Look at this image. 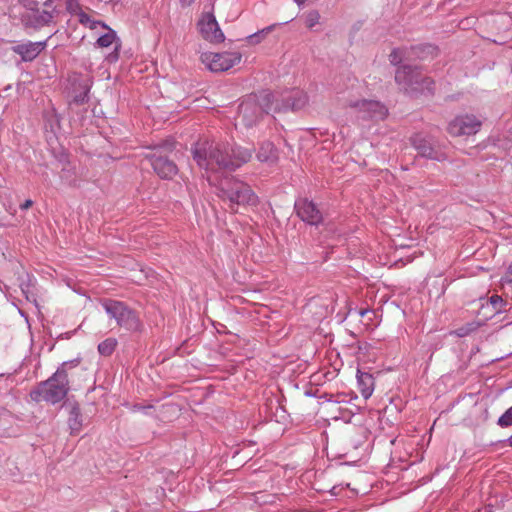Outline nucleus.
I'll return each mask as SVG.
<instances>
[{
  "instance_id": "f257e3e1",
  "label": "nucleus",
  "mask_w": 512,
  "mask_h": 512,
  "mask_svg": "<svg viewBox=\"0 0 512 512\" xmlns=\"http://www.w3.org/2000/svg\"><path fill=\"white\" fill-rule=\"evenodd\" d=\"M252 157V150L228 143L214 141L198 142L193 148V158L207 176L218 179L213 174L221 170H235Z\"/></svg>"
},
{
  "instance_id": "a878e982",
  "label": "nucleus",
  "mask_w": 512,
  "mask_h": 512,
  "mask_svg": "<svg viewBox=\"0 0 512 512\" xmlns=\"http://www.w3.org/2000/svg\"><path fill=\"white\" fill-rule=\"evenodd\" d=\"M270 30H271V28L269 27V28H267V29H264V30H262V31H259V32H257V33H254V34H252V35L248 36V37H247L248 42H249L250 44H258V43H260V42H261V40H262V38H263L264 33H267V32H269Z\"/></svg>"
},
{
  "instance_id": "72a5a7b5",
  "label": "nucleus",
  "mask_w": 512,
  "mask_h": 512,
  "mask_svg": "<svg viewBox=\"0 0 512 512\" xmlns=\"http://www.w3.org/2000/svg\"><path fill=\"white\" fill-rule=\"evenodd\" d=\"M490 303L493 305V307L495 309L498 308V306L502 305L504 303V300L502 299L501 296H498V295H493L491 298H490Z\"/></svg>"
},
{
  "instance_id": "f3484780",
  "label": "nucleus",
  "mask_w": 512,
  "mask_h": 512,
  "mask_svg": "<svg viewBox=\"0 0 512 512\" xmlns=\"http://www.w3.org/2000/svg\"><path fill=\"white\" fill-rule=\"evenodd\" d=\"M357 382L361 395L368 399L374 390V379L371 374L357 371Z\"/></svg>"
},
{
  "instance_id": "393cba45",
  "label": "nucleus",
  "mask_w": 512,
  "mask_h": 512,
  "mask_svg": "<svg viewBox=\"0 0 512 512\" xmlns=\"http://www.w3.org/2000/svg\"><path fill=\"white\" fill-rule=\"evenodd\" d=\"M320 15L317 11L313 10L305 15V25L308 28H313L319 23Z\"/></svg>"
},
{
  "instance_id": "2eb2a0df",
  "label": "nucleus",
  "mask_w": 512,
  "mask_h": 512,
  "mask_svg": "<svg viewBox=\"0 0 512 512\" xmlns=\"http://www.w3.org/2000/svg\"><path fill=\"white\" fill-rule=\"evenodd\" d=\"M261 111L266 113V111L263 110L261 106L260 98L258 105L252 101H245L241 103L239 106L238 115L246 127H251L258 120Z\"/></svg>"
},
{
  "instance_id": "5701e85b",
  "label": "nucleus",
  "mask_w": 512,
  "mask_h": 512,
  "mask_svg": "<svg viewBox=\"0 0 512 512\" xmlns=\"http://www.w3.org/2000/svg\"><path fill=\"white\" fill-rule=\"evenodd\" d=\"M117 346V340L107 338L98 345V351L103 356H110Z\"/></svg>"
},
{
  "instance_id": "f704fd0d",
  "label": "nucleus",
  "mask_w": 512,
  "mask_h": 512,
  "mask_svg": "<svg viewBox=\"0 0 512 512\" xmlns=\"http://www.w3.org/2000/svg\"><path fill=\"white\" fill-rule=\"evenodd\" d=\"M502 281L512 283V263L509 265L505 275L502 278Z\"/></svg>"
},
{
  "instance_id": "58836bf2",
  "label": "nucleus",
  "mask_w": 512,
  "mask_h": 512,
  "mask_svg": "<svg viewBox=\"0 0 512 512\" xmlns=\"http://www.w3.org/2000/svg\"><path fill=\"white\" fill-rule=\"evenodd\" d=\"M118 47H119V45L116 46L115 53L113 55H111V57H113L115 60H117V58H118V52H117Z\"/></svg>"
},
{
  "instance_id": "0eeeda50",
  "label": "nucleus",
  "mask_w": 512,
  "mask_h": 512,
  "mask_svg": "<svg viewBox=\"0 0 512 512\" xmlns=\"http://www.w3.org/2000/svg\"><path fill=\"white\" fill-rule=\"evenodd\" d=\"M395 80L407 93L422 92L424 88L430 90L429 85L432 84L429 78L424 77L416 67L410 65L398 67Z\"/></svg>"
},
{
  "instance_id": "f8f14e48",
  "label": "nucleus",
  "mask_w": 512,
  "mask_h": 512,
  "mask_svg": "<svg viewBox=\"0 0 512 512\" xmlns=\"http://www.w3.org/2000/svg\"><path fill=\"white\" fill-rule=\"evenodd\" d=\"M413 147L418 151L419 155L422 157L436 160V161H443L445 160V155L441 151L437 150L434 145L432 144L431 140L422 136V135H415L411 139Z\"/></svg>"
},
{
  "instance_id": "bb28decb",
  "label": "nucleus",
  "mask_w": 512,
  "mask_h": 512,
  "mask_svg": "<svg viewBox=\"0 0 512 512\" xmlns=\"http://www.w3.org/2000/svg\"><path fill=\"white\" fill-rule=\"evenodd\" d=\"M19 3L23 6L25 12L35 10V7L39 5L37 0H19Z\"/></svg>"
},
{
  "instance_id": "423d86ee",
  "label": "nucleus",
  "mask_w": 512,
  "mask_h": 512,
  "mask_svg": "<svg viewBox=\"0 0 512 512\" xmlns=\"http://www.w3.org/2000/svg\"><path fill=\"white\" fill-rule=\"evenodd\" d=\"M347 106L358 121H380L388 114L387 107L373 99L350 100Z\"/></svg>"
},
{
  "instance_id": "c9c22d12",
  "label": "nucleus",
  "mask_w": 512,
  "mask_h": 512,
  "mask_svg": "<svg viewBox=\"0 0 512 512\" xmlns=\"http://www.w3.org/2000/svg\"><path fill=\"white\" fill-rule=\"evenodd\" d=\"M33 205V201L31 199H27L23 204H21L20 208L22 210H26Z\"/></svg>"
},
{
  "instance_id": "4c0bfd02",
  "label": "nucleus",
  "mask_w": 512,
  "mask_h": 512,
  "mask_svg": "<svg viewBox=\"0 0 512 512\" xmlns=\"http://www.w3.org/2000/svg\"><path fill=\"white\" fill-rule=\"evenodd\" d=\"M195 0H180L182 6H190Z\"/></svg>"
},
{
  "instance_id": "a19ab883",
  "label": "nucleus",
  "mask_w": 512,
  "mask_h": 512,
  "mask_svg": "<svg viewBox=\"0 0 512 512\" xmlns=\"http://www.w3.org/2000/svg\"><path fill=\"white\" fill-rule=\"evenodd\" d=\"M298 5H302L306 0H294Z\"/></svg>"
},
{
  "instance_id": "dca6fc26",
  "label": "nucleus",
  "mask_w": 512,
  "mask_h": 512,
  "mask_svg": "<svg viewBox=\"0 0 512 512\" xmlns=\"http://www.w3.org/2000/svg\"><path fill=\"white\" fill-rule=\"evenodd\" d=\"M46 47V41L39 42H27L13 46L12 50L21 56L22 60L32 61L34 60L42 50Z\"/></svg>"
},
{
  "instance_id": "9d476101",
  "label": "nucleus",
  "mask_w": 512,
  "mask_h": 512,
  "mask_svg": "<svg viewBox=\"0 0 512 512\" xmlns=\"http://www.w3.org/2000/svg\"><path fill=\"white\" fill-rule=\"evenodd\" d=\"M198 28L202 37L210 43H221L225 39L218 22L211 13L202 15L198 22Z\"/></svg>"
},
{
  "instance_id": "b1692460",
  "label": "nucleus",
  "mask_w": 512,
  "mask_h": 512,
  "mask_svg": "<svg viewBox=\"0 0 512 512\" xmlns=\"http://www.w3.org/2000/svg\"><path fill=\"white\" fill-rule=\"evenodd\" d=\"M497 424L502 428L512 425V406L498 418Z\"/></svg>"
},
{
  "instance_id": "412c9836",
  "label": "nucleus",
  "mask_w": 512,
  "mask_h": 512,
  "mask_svg": "<svg viewBox=\"0 0 512 512\" xmlns=\"http://www.w3.org/2000/svg\"><path fill=\"white\" fill-rule=\"evenodd\" d=\"M106 32L101 35L97 41L96 45L101 48L109 47L111 46L117 39L116 32L111 29L109 26L107 28H104Z\"/></svg>"
},
{
  "instance_id": "4be33fe9",
  "label": "nucleus",
  "mask_w": 512,
  "mask_h": 512,
  "mask_svg": "<svg viewBox=\"0 0 512 512\" xmlns=\"http://www.w3.org/2000/svg\"><path fill=\"white\" fill-rule=\"evenodd\" d=\"M78 18H79V22L82 25H84L85 27H87L91 30H95L99 26L102 28H107V25L104 22L92 19L88 14H86L83 11H79Z\"/></svg>"
},
{
  "instance_id": "c85d7f7f",
  "label": "nucleus",
  "mask_w": 512,
  "mask_h": 512,
  "mask_svg": "<svg viewBox=\"0 0 512 512\" xmlns=\"http://www.w3.org/2000/svg\"><path fill=\"white\" fill-rule=\"evenodd\" d=\"M389 58H390V62L393 64V65H397L400 63L401 59H402V52L400 49H395L391 52V54L389 55Z\"/></svg>"
},
{
  "instance_id": "7c9ffc66",
  "label": "nucleus",
  "mask_w": 512,
  "mask_h": 512,
  "mask_svg": "<svg viewBox=\"0 0 512 512\" xmlns=\"http://www.w3.org/2000/svg\"><path fill=\"white\" fill-rule=\"evenodd\" d=\"M153 408L152 405H142V404H134L131 408L133 412H142L144 414H149V411Z\"/></svg>"
},
{
  "instance_id": "20e7f679",
  "label": "nucleus",
  "mask_w": 512,
  "mask_h": 512,
  "mask_svg": "<svg viewBox=\"0 0 512 512\" xmlns=\"http://www.w3.org/2000/svg\"><path fill=\"white\" fill-rule=\"evenodd\" d=\"M307 102L306 93L299 89L286 90L277 95L268 92L261 95V106L267 114L297 111L304 108Z\"/></svg>"
},
{
  "instance_id": "6ab92c4d",
  "label": "nucleus",
  "mask_w": 512,
  "mask_h": 512,
  "mask_svg": "<svg viewBox=\"0 0 512 512\" xmlns=\"http://www.w3.org/2000/svg\"><path fill=\"white\" fill-rule=\"evenodd\" d=\"M64 0H46L44 2V11L51 13V23L58 17L62 11Z\"/></svg>"
},
{
  "instance_id": "9b49d317",
  "label": "nucleus",
  "mask_w": 512,
  "mask_h": 512,
  "mask_svg": "<svg viewBox=\"0 0 512 512\" xmlns=\"http://www.w3.org/2000/svg\"><path fill=\"white\" fill-rule=\"evenodd\" d=\"M297 215L310 225H318L322 221V214L316 205L306 198L298 199L295 202Z\"/></svg>"
},
{
  "instance_id": "6e6552de",
  "label": "nucleus",
  "mask_w": 512,
  "mask_h": 512,
  "mask_svg": "<svg viewBox=\"0 0 512 512\" xmlns=\"http://www.w3.org/2000/svg\"><path fill=\"white\" fill-rule=\"evenodd\" d=\"M241 54L239 52H204L201 54V62L212 72H224L240 63Z\"/></svg>"
},
{
  "instance_id": "2f4dec72",
  "label": "nucleus",
  "mask_w": 512,
  "mask_h": 512,
  "mask_svg": "<svg viewBox=\"0 0 512 512\" xmlns=\"http://www.w3.org/2000/svg\"><path fill=\"white\" fill-rule=\"evenodd\" d=\"M88 91L89 89L86 88L84 92L76 95L73 99V101L76 103V104H84L85 102L88 101Z\"/></svg>"
},
{
  "instance_id": "e433bc0d",
  "label": "nucleus",
  "mask_w": 512,
  "mask_h": 512,
  "mask_svg": "<svg viewBox=\"0 0 512 512\" xmlns=\"http://www.w3.org/2000/svg\"><path fill=\"white\" fill-rule=\"evenodd\" d=\"M100 1L105 4H113V5H116L120 2V0H100Z\"/></svg>"
},
{
  "instance_id": "ddd939ff",
  "label": "nucleus",
  "mask_w": 512,
  "mask_h": 512,
  "mask_svg": "<svg viewBox=\"0 0 512 512\" xmlns=\"http://www.w3.org/2000/svg\"><path fill=\"white\" fill-rule=\"evenodd\" d=\"M21 22L25 27L40 29L51 24V13L40 10L38 5L35 10L22 13Z\"/></svg>"
},
{
  "instance_id": "1a4fd4ad",
  "label": "nucleus",
  "mask_w": 512,
  "mask_h": 512,
  "mask_svg": "<svg viewBox=\"0 0 512 512\" xmlns=\"http://www.w3.org/2000/svg\"><path fill=\"white\" fill-rule=\"evenodd\" d=\"M481 126L482 121L477 116L461 114L449 122L447 131L450 135L455 137L470 136L479 132Z\"/></svg>"
},
{
  "instance_id": "f03ea898",
  "label": "nucleus",
  "mask_w": 512,
  "mask_h": 512,
  "mask_svg": "<svg viewBox=\"0 0 512 512\" xmlns=\"http://www.w3.org/2000/svg\"><path fill=\"white\" fill-rule=\"evenodd\" d=\"M81 359L63 362L47 380L42 381L31 391L30 396L34 401H45L50 404L61 402L70 390L69 372L80 364Z\"/></svg>"
},
{
  "instance_id": "4468645a",
  "label": "nucleus",
  "mask_w": 512,
  "mask_h": 512,
  "mask_svg": "<svg viewBox=\"0 0 512 512\" xmlns=\"http://www.w3.org/2000/svg\"><path fill=\"white\" fill-rule=\"evenodd\" d=\"M149 160L154 171L163 179H171L178 172L176 164L166 157L157 156L156 154L149 155Z\"/></svg>"
},
{
  "instance_id": "c756f323",
  "label": "nucleus",
  "mask_w": 512,
  "mask_h": 512,
  "mask_svg": "<svg viewBox=\"0 0 512 512\" xmlns=\"http://www.w3.org/2000/svg\"><path fill=\"white\" fill-rule=\"evenodd\" d=\"M66 9L70 12V13H79L78 11L80 10V6H79V3L77 0H67L66 1Z\"/></svg>"
},
{
  "instance_id": "473e14b6",
  "label": "nucleus",
  "mask_w": 512,
  "mask_h": 512,
  "mask_svg": "<svg viewBox=\"0 0 512 512\" xmlns=\"http://www.w3.org/2000/svg\"><path fill=\"white\" fill-rule=\"evenodd\" d=\"M415 50H418L419 52H416L417 55L421 56L424 52L433 54L436 50V48L433 45H424L414 48Z\"/></svg>"
},
{
  "instance_id": "ea45409f",
  "label": "nucleus",
  "mask_w": 512,
  "mask_h": 512,
  "mask_svg": "<svg viewBox=\"0 0 512 512\" xmlns=\"http://www.w3.org/2000/svg\"><path fill=\"white\" fill-rule=\"evenodd\" d=\"M507 443L512 448V435L507 439Z\"/></svg>"
},
{
  "instance_id": "cd10ccee",
  "label": "nucleus",
  "mask_w": 512,
  "mask_h": 512,
  "mask_svg": "<svg viewBox=\"0 0 512 512\" xmlns=\"http://www.w3.org/2000/svg\"><path fill=\"white\" fill-rule=\"evenodd\" d=\"M477 325L474 323L468 324L466 327H461L457 330V335L460 337L468 335L470 332L476 330Z\"/></svg>"
},
{
  "instance_id": "aec40b11",
  "label": "nucleus",
  "mask_w": 512,
  "mask_h": 512,
  "mask_svg": "<svg viewBox=\"0 0 512 512\" xmlns=\"http://www.w3.org/2000/svg\"><path fill=\"white\" fill-rule=\"evenodd\" d=\"M68 424H69V427H70L72 433L79 432V430L82 426L81 412H80L79 407H77V406L72 407L70 414H69Z\"/></svg>"
},
{
  "instance_id": "7ed1b4c3",
  "label": "nucleus",
  "mask_w": 512,
  "mask_h": 512,
  "mask_svg": "<svg viewBox=\"0 0 512 512\" xmlns=\"http://www.w3.org/2000/svg\"><path fill=\"white\" fill-rule=\"evenodd\" d=\"M210 185L218 188L217 195L224 201H229V207L232 212H236L235 205H255L258 201L257 196L251 188L234 178L224 177L220 180L212 176H206Z\"/></svg>"
},
{
  "instance_id": "39448f33",
  "label": "nucleus",
  "mask_w": 512,
  "mask_h": 512,
  "mask_svg": "<svg viewBox=\"0 0 512 512\" xmlns=\"http://www.w3.org/2000/svg\"><path fill=\"white\" fill-rule=\"evenodd\" d=\"M101 305L110 318L116 320L120 327L128 331H137L141 323L138 316L125 303L112 299L101 301Z\"/></svg>"
},
{
  "instance_id": "a211bd4d",
  "label": "nucleus",
  "mask_w": 512,
  "mask_h": 512,
  "mask_svg": "<svg viewBox=\"0 0 512 512\" xmlns=\"http://www.w3.org/2000/svg\"><path fill=\"white\" fill-rule=\"evenodd\" d=\"M257 159L261 162H275L277 160V150L271 142L261 144L257 153Z\"/></svg>"
},
{
  "instance_id": "79ce46f5",
  "label": "nucleus",
  "mask_w": 512,
  "mask_h": 512,
  "mask_svg": "<svg viewBox=\"0 0 512 512\" xmlns=\"http://www.w3.org/2000/svg\"><path fill=\"white\" fill-rule=\"evenodd\" d=\"M484 510L485 512H492V509L490 507H486Z\"/></svg>"
}]
</instances>
